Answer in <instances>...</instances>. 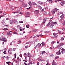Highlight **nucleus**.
I'll list each match as a JSON object with an SVG mask.
<instances>
[{
	"label": "nucleus",
	"instance_id": "1",
	"mask_svg": "<svg viewBox=\"0 0 65 65\" xmlns=\"http://www.w3.org/2000/svg\"><path fill=\"white\" fill-rule=\"evenodd\" d=\"M54 24H57V22H53L52 24H51L50 25H49V28H52L53 27V26H54L55 25Z\"/></svg>",
	"mask_w": 65,
	"mask_h": 65
},
{
	"label": "nucleus",
	"instance_id": "2",
	"mask_svg": "<svg viewBox=\"0 0 65 65\" xmlns=\"http://www.w3.org/2000/svg\"><path fill=\"white\" fill-rule=\"evenodd\" d=\"M53 35L54 36L53 38H57L58 36L57 35V33H54L53 34Z\"/></svg>",
	"mask_w": 65,
	"mask_h": 65
},
{
	"label": "nucleus",
	"instance_id": "3",
	"mask_svg": "<svg viewBox=\"0 0 65 65\" xmlns=\"http://www.w3.org/2000/svg\"><path fill=\"white\" fill-rule=\"evenodd\" d=\"M60 4L62 6H63L65 4V1H62L61 2Z\"/></svg>",
	"mask_w": 65,
	"mask_h": 65
},
{
	"label": "nucleus",
	"instance_id": "4",
	"mask_svg": "<svg viewBox=\"0 0 65 65\" xmlns=\"http://www.w3.org/2000/svg\"><path fill=\"white\" fill-rule=\"evenodd\" d=\"M64 17H65V15L64 14H62V15H61L60 16V18L61 19V20L63 19Z\"/></svg>",
	"mask_w": 65,
	"mask_h": 65
},
{
	"label": "nucleus",
	"instance_id": "5",
	"mask_svg": "<svg viewBox=\"0 0 65 65\" xmlns=\"http://www.w3.org/2000/svg\"><path fill=\"white\" fill-rule=\"evenodd\" d=\"M57 55H60L61 54V53L60 52V51L59 50L56 53Z\"/></svg>",
	"mask_w": 65,
	"mask_h": 65
},
{
	"label": "nucleus",
	"instance_id": "6",
	"mask_svg": "<svg viewBox=\"0 0 65 65\" xmlns=\"http://www.w3.org/2000/svg\"><path fill=\"white\" fill-rule=\"evenodd\" d=\"M47 18L43 19V23L45 24V23H46V21L47 20Z\"/></svg>",
	"mask_w": 65,
	"mask_h": 65
},
{
	"label": "nucleus",
	"instance_id": "7",
	"mask_svg": "<svg viewBox=\"0 0 65 65\" xmlns=\"http://www.w3.org/2000/svg\"><path fill=\"white\" fill-rule=\"evenodd\" d=\"M62 51H61V53L62 54H64V53L65 52V49L62 48L61 49Z\"/></svg>",
	"mask_w": 65,
	"mask_h": 65
},
{
	"label": "nucleus",
	"instance_id": "8",
	"mask_svg": "<svg viewBox=\"0 0 65 65\" xmlns=\"http://www.w3.org/2000/svg\"><path fill=\"white\" fill-rule=\"evenodd\" d=\"M2 41H4L5 42H7V40H6V39L5 38H3L2 39Z\"/></svg>",
	"mask_w": 65,
	"mask_h": 65
},
{
	"label": "nucleus",
	"instance_id": "9",
	"mask_svg": "<svg viewBox=\"0 0 65 65\" xmlns=\"http://www.w3.org/2000/svg\"><path fill=\"white\" fill-rule=\"evenodd\" d=\"M34 12L35 13H36V14H38L39 13V11L38 10H36L34 11Z\"/></svg>",
	"mask_w": 65,
	"mask_h": 65
},
{
	"label": "nucleus",
	"instance_id": "10",
	"mask_svg": "<svg viewBox=\"0 0 65 65\" xmlns=\"http://www.w3.org/2000/svg\"><path fill=\"white\" fill-rule=\"evenodd\" d=\"M31 5H37V4L34 2H32L31 4Z\"/></svg>",
	"mask_w": 65,
	"mask_h": 65
},
{
	"label": "nucleus",
	"instance_id": "11",
	"mask_svg": "<svg viewBox=\"0 0 65 65\" xmlns=\"http://www.w3.org/2000/svg\"><path fill=\"white\" fill-rule=\"evenodd\" d=\"M10 24H13V20H11L10 22Z\"/></svg>",
	"mask_w": 65,
	"mask_h": 65
},
{
	"label": "nucleus",
	"instance_id": "12",
	"mask_svg": "<svg viewBox=\"0 0 65 65\" xmlns=\"http://www.w3.org/2000/svg\"><path fill=\"white\" fill-rule=\"evenodd\" d=\"M14 23H15V24H18V21H17V20H14Z\"/></svg>",
	"mask_w": 65,
	"mask_h": 65
},
{
	"label": "nucleus",
	"instance_id": "13",
	"mask_svg": "<svg viewBox=\"0 0 65 65\" xmlns=\"http://www.w3.org/2000/svg\"><path fill=\"white\" fill-rule=\"evenodd\" d=\"M8 53L11 54V50L9 49L8 50Z\"/></svg>",
	"mask_w": 65,
	"mask_h": 65
},
{
	"label": "nucleus",
	"instance_id": "14",
	"mask_svg": "<svg viewBox=\"0 0 65 65\" xmlns=\"http://www.w3.org/2000/svg\"><path fill=\"white\" fill-rule=\"evenodd\" d=\"M53 10L55 12H56V11H58V10H59V9H57V8L54 9H53Z\"/></svg>",
	"mask_w": 65,
	"mask_h": 65
},
{
	"label": "nucleus",
	"instance_id": "15",
	"mask_svg": "<svg viewBox=\"0 0 65 65\" xmlns=\"http://www.w3.org/2000/svg\"><path fill=\"white\" fill-rule=\"evenodd\" d=\"M52 65H57L55 63V62L54 60H53V62L52 63Z\"/></svg>",
	"mask_w": 65,
	"mask_h": 65
},
{
	"label": "nucleus",
	"instance_id": "16",
	"mask_svg": "<svg viewBox=\"0 0 65 65\" xmlns=\"http://www.w3.org/2000/svg\"><path fill=\"white\" fill-rule=\"evenodd\" d=\"M53 21L52 20H50V21H49V23L50 24H52V23H53Z\"/></svg>",
	"mask_w": 65,
	"mask_h": 65
},
{
	"label": "nucleus",
	"instance_id": "17",
	"mask_svg": "<svg viewBox=\"0 0 65 65\" xmlns=\"http://www.w3.org/2000/svg\"><path fill=\"white\" fill-rule=\"evenodd\" d=\"M53 0H47V1L48 2H49L50 3H52L53 2Z\"/></svg>",
	"mask_w": 65,
	"mask_h": 65
},
{
	"label": "nucleus",
	"instance_id": "18",
	"mask_svg": "<svg viewBox=\"0 0 65 65\" xmlns=\"http://www.w3.org/2000/svg\"><path fill=\"white\" fill-rule=\"evenodd\" d=\"M37 47H39L41 46V44L40 43H38V44L37 45Z\"/></svg>",
	"mask_w": 65,
	"mask_h": 65
},
{
	"label": "nucleus",
	"instance_id": "19",
	"mask_svg": "<svg viewBox=\"0 0 65 65\" xmlns=\"http://www.w3.org/2000/svg\"><path fill=\"white\" fill-rule=\"evenodd\" d=\"M6 21H5V19H4L2 21V23L3 24H4L5 23V22Z\"/></svg>",
	"mask_w": 65,
	"mask_h": 65
},
{
	"label": "nucleus",
	"instance_id": "20",
	"mask_svg": "<svg viewBox=\"0 0 65 65\" xmlns=\"http://www.w3.org/2000/svg\"><path fill=\"white\" fill-rule=\"evenodd\" d=\"M55 12L53 10L51 11V13L52 14H54V13H55Z\"/></svg>",
	"mask_w": 65,
	"mask_h": 65
},
{
	"label": "nucleus",
	"instance_id": "21",
	"mask_svg": "<svg viewBox=\"0 0 65 65\" xmlns=\"http://www.w3.org/2000/svg\"><path fill=\"white\" fill-rule=\"evenodd\" d=\"M38 3H39V4H40V5H42L43 4V3H42V2L39 1L38 2Z\"/></svg>",
	"mask_w": 65,
	"mask_h": 65
},
{
	"label": "nucleus",
	"instance_id": "22",
	"mask_svg": "<svg viewBox=\"0 0 65 65\" xmlns=\"http://www.w3.org/2000/svg\"><path fill=\"white\" fill-rule=\"evenodd\" d=\"M24 55L25 57H27V56H28V54H26V53H24Z\"/></svg>",
	"mask_w": 65,
	"mask_h": 65
},
{
	"label": "nucleus",
	"instance_id": "23",
	"mask_svg": "<svg viewBox=\"0 0 65 65\" xmlns=\"http://www.w3.org/2000/svg\"><path fill=\"white\" fill-rule=\"evenodd\" d=\"M57 47L59 49H61L62 47H61V46H60L59 45H58L57 46Z\"/></svg>",
	"mask_w": 65,
	"mask_h": 65
},
{
	"label": "nucleus",
	"instance_id": "24",
	"mask_svg": "<svg viewBox=\"0 0 65 65\" xmlns=\"http://www.w3.org/2000/svg\"><path fill=\"white\" fill-rule=\"evenodd\" d=\"M3 30H4V31H6V30H8V29L7 28H4L3 29Z\"/></svg>",
	"mask_w": 65,
	"mask_h": 65
},
{
	"label": "nucleus",
	"instance_id": "25",
	"mask_svg": "<svg viewBox=\"0 0 65 65\" xmlns=\"http://www.w3.org/2000/svg\"><path fill=\"white\" fill-rule=\"evenodd\" d=\"M44 33H49L50 31L48 30H47V31H44Z\"/></svg>",
	"mask_w": 65,
	"mask_h": 65
},
{
	"label": "nucleus",
	"instance_id": "26",
	"mask_svg": "<svg viewBox=\"0 0 65 65\" xmlns=\"http://www.w3.org/2000/svg\"><path fill=\"white\" fill-rule=\"evenodd\" d=\"M41 43L43 46L45 45V43H44L43 42H42Z\"/></svg>",
	"mask_w": 65,
	"mask_h": 65
},
{
	"label": "nucleus",
	"instance_id": "27",
	"mask_svg": "<svg viewBox=\"0 0 65 65\" xmlns=\"http://www.w3.org/2000/svg\"><path fill=\"white\" fill-rule=\"evenodd\" d=\"M6 60H9V57L8 56H7L6 58Z\"/></svg>",
	"mask_w": 65,
	"mask_h": 65
},
{
	"label": "nucleus",
	"instance_id": "28",
	"mask_svg": "<svg viewBox=\"0 0 65 65\" xmlns=\"http://www.w3.org/2000/svg\"><path fill=\"white\" fill-rule=\"evenodd\" d=\"M63 12H60L59 13V14H63Z\"/></svg>",
	"mask_w": 65,
	"mask_h": 65
},
{
	"label": "nucleus",
	"instance_id": "29",
	"mask_svg": "<svg viewBox=\"0 0 65 65\" xmlns=\"http://www.w3.org/2000/svg\"><path fill=\"white\" fill-rule=\"evenodd\" d=\"M26 13L27 14V15H30V13L29 12H26Z\"/></svg>",
	"mask_w": 65,
	"mask_h": 65
},
{
	"label": "nucleus",
	"instance_id": "30",
	"mask_svg": "<svg viewBox=\"0 0 65 65\" xmlns=\"http://www.w3.org/2000/svg\"><path fill=\"white\" fill-rule=\"evenodd\" d=\"M64 45V44L63 43H60V45L61 46H62V45Z\"/></svg>",
	"mask_w": 65,
	"mask_h": 65
},
{
	"label": "nucleus",
	"instance_id": "31",
	"mask_svg": "<svg viewBox=\"0 0 65 65\" xmlns=\"http://www.w3.org/2000/svg\"><path fill=\"white\" fill-rule=\"evenodd\" d=\"M26 28H29V25H26Z\"/></svg>",
	"mask_w": 65,
	"mask_h": 65
},
{
	"label": "nucleus",
	"instance_id": "32",
	"mask_svg": "<svg viewBox=\"0 0 65 65\" xmlns=\"http://www.w3.org/2000/svg\"><path fill=\"white\" fill-rule=\"evenodd\" d=\"M11 63V62H10V61H9V62H6V63L7 64H8V65H9V63Z\"/></svg>",
	"mask_w": 65,
	"mask_h": 65
},
{
	"label": "nucleus",
	"instance_id": "33",
	"mask_svg": "<svg viewBox=\"0 0 65 65\" xmlns=\"http://www.w3.org/2000/svg\"><path fill=\"white\" fill-rule=\"evenodd\" d=\"M27 6V4H25L24 5V7H26Z\"/></svg>",
	"mask_w": 65,
	"mask_h": 65
},
{
	"label": "nucleus",
	"instance_id": "34",
	"mask_svg": "<svg viewBox=\"0 0 65 65\" xmlns=\"http://www.w3.org/2000/svg\"><path fill=\"white\" fill-rule=\"evenodd\" d=\"M3 53L4 54L6 55V51H4Z\"/></svg>",
	"mask_w": 65,
	"mask_h": 65
},
{
	"label": "nucleus",
	"instance_id": "35",
	"mask_svg": "<svg viewBox=\"0 0 65 65\" xmlns=\"http://www.w3.org/2000/svg\"><path fill=\"white\" fill-rule=\"evenodd\" d=\"M34 32H36V31H37V29H34V30H33Z\"/></svg>",
	"mask_w": 65,
	"mask_h": 65
},
{
	"label": "nucleus",
	"instance_id": "36",
	"mask_svg": "<svg viewBox=\"0 0 65 65\" xmlns=\"http://www.w3.org/2000/svg\"><path fill=\"white\" fill-rule=\"evenodd\" d=\"M50 57H53V56H54V55L51 54H50Z\"/></svg>",
	"mask_w": 65,
	"mask_h": 65
},
{
	"label": "nucleus",
	"instance_id": "37",
	"mask_svg": "<svg viewBox=\"0 0 65 65\" xmlns=\"http://www.w3.org/2000/svg\"><path fill=\"white\" fill-rule=\"evenodd\" d=\"M42 53H43V54H45V53H46V52H45L44 51H42Z\"/></svg>",
	"mask_w": 65,
	"mask_h": 65
},
{
	"label": "nucleus",
	"instance_id": "38",
	"mask_svg": "<svg viewBox=\"0 0 65 65\" xmlns=\"http://www.w3.org/2000/svg\"><path fill=\"white\" fill-rule=\"evenodd\" d=\"M22 7H20V8H19V11H20V10H22Z\"/></svg>",
	"mask_w": 65,
	"mask_h": 65
},
{
	"label": "nucleus",
	"instance_id": "39",
	"mask_svg": "<svg viewBox=\"0 0 65 65\" xmlns=\"http://www.w3.org/2000/svg\"><path fill=\"white\" fill-rule=\"evenodd\" d=\"M58 58H59V57L58 56L56 57L55 58V59H58Z\"/></svg>",
	"mask_w": 65,
	"mask_h": 65
},
{
	"label": "nucleus",
	"instance_id": "40",
	"mask_svg": "<svg viewBox=\"0 0 65 65\" xmlns=\"http://www.w3.org/2000/svg\"><path fill=\"white\" fill-rule=\"evenodd\" d=\"M31 1H30L29 2L28 4L29 5H31Z\"/></svg>",
	"mask_w": 65,
	"mask_h": 65
},
{
	"label": "nucleus",
	"instance_id": "41",
	"mask_svg": "<svg viewBox=\"0 0 65 65\" xmlns=\"http://www.w3.org/2000/svg\"><path fill=\"white\" fill-rule=\"evenodd\" d=\"M50 23H48V24L46 25L47 27H48V26H50Z\"/></svg>",
	"mask_w": 65,
	"mask_h": 65
},
{
	"label": "nucleus",
	"instance_id": "42",
	"mask_svg": "<svg viewBox=\"0 0 65 65\" xmlns=\"http://www.w3.org/2000/svg\"><path fill=\"white\" fill-rule=\"evenodd\" d=\"M55 41H53L51 42V44H53V43H55Z\"/></svg>",
	"mask_w": 65,
	"mask_h": 65
},
{
	"label": "nucleus",
	"instance_id": "43",
	"mask_svg": "<svg viewBox=\"0 0 65 65\" xmlns=\"http://www.w3.org/2000/svg\"><path fill=\"white\" fill-rule=\"evenodd\" d=\"M58 33L61 34V31L59 30L58 31Z\"/></svg>",
	"mask_w": 65,
	"mask_h": 65
},
{
	"label": "nucleus",
	"instance_id": "44",
	"mask_svg": "<svg viewBox=\"0 0 65 65\" xmlns=\"http://www.w3.org/2000/svg\"><path fill=\"white\" fill-rule=\"evenodd\" d=\"M64 23H62L63 26H64L65 25V20L64 21Z\"/></svg>",
	"mask_w": 65,
	"mask_h": 65
},
{
	"label": "nucleus",
	"instance_id": "45",
	"mask_svg": "<svg viewBox=\"0 0 65 65\" xmlns=\"http://www.w3.org/2000/svg\"><path fill=\"white\" fill-rule=\"evenodd\" d=\"M19 23H21V24H22L23 23V21H19Z\"/></svg>",
	"mask_w": 65,
	"mask_h": 65
},
{
	"label": "nucleus",
	"instance_id": "46",
	"mask_svg": "<svg viewBox=\"0 0 65 65\" xmlns=\"http://www.w3.org/2000/svg\"><path fill=\"white\" fill-rule=\"evenodd\" d=\"M40 59H42V58L41 57H40L37 59V60H40Z\"/></svg>",
	"mask_w": 65,
	"mask_h": 65
},
{
	"label": "nucleus",
	"instance_id": "47",
	"mask_svg": "<svg viewBox=\"0 0 65 65\" xmlns=\"http://www.w3.org/2000/svg\"><path fill=\"white\" fill-rule=\"evenodd\" d=\"M40 55L41 56H42L43 55V54L42 52L40 54Z\"/></svg>",
	"mask_w": 65,
	"mask_h": 65
},
{
	"label": "nucleus",
	"instance_id": "48",
	"mask_svg": "<svg viewBox=\"0 0 65 65\" xmlns=\"http://www.w3.org/2000/svg\"><path fill=\"white\" fill-rule=\"evenodd\" d=\"M41 34L37 35V37H39V36H41Z\"/></svg>",
	"mask_w": 65,
	"mask_h": 65
},
{
	"label": "nucleus",
	"instance_id": "49",
	"mask_svg": "<svg viewBox=\"0 0 65 65\" xmlns=\"http://www.w3.org/2000/svg\"><path fill=\"white\" fill-rule=\"evenodd\" d=\"M20 57H22V54H20Z\"/></svg>",
	"mask_w": 65,
	"mask_h": 65
},
{
	"label": "nucleus",
	"instance_id": "50",
	"mask_svg": "<svg viewBox=\"0 0 65 65\" xmlns=\"http://www.w3.org/2000/svg\"><path fill=\"white\" fill-rule=\"evenodd\" d=\"M4 17V16H3V15H0V19H1V17Z\"/></svg>",
	"mask_w": 65,
	"mask_h": 65
},
{
	"label": "nucleus",
	"instance_id": "51",
	"mask_svg": "<svg viewBox=\"0 0 65 65\" xmlns=\"http://www.w3.org/2000/svg\"><path fill=\"white\" fill-rule=\"evenodd\" d=\"M14 55L15 56L14 58H16V57L17 56V55H16V54L15 53L14 54Z\"/></svg>",
	"mask_w": 65,
	"mask_h": 65
},
{
	"label": "nucleus",
	"instance_id": "52",
	"mask_svg": "<svg viewBox=\"0 0 65 65\" xmlns=\"http://www.w3.org/2000/svg\"><path fill=\"white\" fill-rule=\"evenodd\" d=\"M28 57H29V58H31V55H30L28 56Z\"/></svg>",
	"mask_w": 65,
	"mask_h": 65
},
{
	"label": "nucleus",
	"instance_id": "53",
	"mask_svg": "<svg viewBox=\"0 0 65 65\" xmlns=\"http://www.w3.org/2000/svg\"><path fill=\"white\" fill-rule=\"evenodd\" d=\"M3 15H6V13H3Z\"/></svg>",
	"mask_w": 65,
	"mask_h": 65
},
{
	"label": "nucleus",
	"instance_id": "54",
	"mask_svg": "<svg viewBox=\"0 0 65 65\" xmlns=\"http://www.w3.org/2000/svg\"><path fill=\"white\" fill-rule=\"evenodd\" d=\"M45 60L44 59H41L40 60V61H44Z\"/></svg>",
	"mask_w": 65,
	"mask_h": 65
},
{
	"label": "nucleus",
	"instance_id": "55",
	"mask_svg": "<svg viewBox=\"0 0 65 65\" xmlns=\"http://www.w3.org/2000/svg\"><path fill=\"white\" fill-rule=\"evenodd\" d=\"M13 13H18V12H13Z\"/></svg>",
	"mask_w": 65,
	"mask_h": 65
},
{
	"label": "nucleus",
	"instance_id": "56",
	"mask_svg": "<svg viewBox=\"0 0 65 65\" xmlns=\"http://www.w3.org/2000/svg\"><path fill=\"white\" fill-rule=\"evenodd\" d=\"M19 61H21V58H19V59H18V60Z\"/></svg>",
	"mask_w": 65,
	"mask_h": 65
},
{
	"label": "nucleus",
	"instance_id": "57",
	"mask_svg": "<svg viewBox=\"0 0 65 65\" xmlns=\"http://www.w3.org/2000/svg\"><path fill=\"white\" fill-rule=\"evenodd\" d=\"M7 35H9L10 34H10L9 32H7Z\"/></svg>",
	"mask_w": 65,
	"mask_h": 65
},
{
	"label": "nucleus",
	"instance_id": "58",
	"mask_svg": "<svg viewBox=\"0 0 65 65\" xmlns=\"http://www.w3.org/2000/svg\"><path fill=\"white\" fill-rule=\"evenodd\" d=\"M24 61H25V62H27V60H23Z\"/></svg>",
	"mask_w": 65,
	"mask_h": 65
},
{
	"label": "nucleus",
	"instance_id": "59",
	"mask_svg": "<svg viewBox=\"0 0 65 65\" xmlns=\"http://www.w3.org/2000/svg\"><path fill=\"white\" fill-rule=\"evenodd\" d=\"M13 60L14 61H16V60H15V58H13Z\"/></svg>",
	"mask_w": 65,
	"mask_h": 65
},
{
	"label": "nucleus",
	"instance_id": "60",
	"mask_svg": "<svg viewBox=\"0 0 65 65\" xmlns=\"http://www.w3.org/2000/svg\"><path fill=\"white\" fill-rule=\"evenodd\" d=\"M39 8H40V9H41H41H42V8H41V7L39 6Z\"/></svg>",
	"mask_w": 65,
	"mask_h": 65
},
{
	"label": "nucleus",
	"instance_id": "61",
	"mask_svg": "<svg viewBox=\"0 0 65 65\" xmlns=\"http://www.w3.org/2000/svg\"><path fill=\"white\" fill-rule=\"evenodd\" d=\"M23 63L25 65H27V63H26V62H24Z\"/></svg>",
	"mask_w": 65,
	"mask_h": 65
},
{
	"label": "nucleus",
	"instance_id": "62",
	"mask_svg": "<svg viewBox=\"0 0 65 65\" xmlns=\"http://www.w3.org/2000/svg\"><path fill=\"white\" fill-rule=\"evenodd\" d=\"M28 47V46H26L25 47V48H27V47Z\"/></svg>",
	"mask_w": 65,
	"mask_h": 65
},
{
	"label": "nucleus",
	"instance_id": "63",
	"mask_svg": "<svg viewBox=\"0 0 65 65\" xmlns=\"http://www.w3.org/2000/svg\"><path fill=\"white\" fill-rule=\"evenodd\" d=\"M62 30L63 31H65V28H63Z\"/></svg>",
	"mask_w": 65,
	"mask_h": 65
},
{
	"label": "nucleus",
	"instance_id": "64",
	"mask_svg": "<svg viewBox=\"0 0 65 65\" xmlns=\"http://www.w3.org/2000/svg\"><path fill=\"white\" fill-rule=\"evenodd\" d=\"M62 65H65V63H62Z\"/></svg>",
	"mask_w": 65,
	"mask_h": 65
}]
</instances>
